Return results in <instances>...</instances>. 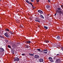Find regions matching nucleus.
Here are the masks:
<instances>
[{"instance_id": "obj_1", "label": "nucleus", "mask_w": 63, "mask_h": 63, "mask_svg": "<svg viewBox=\"0 0 63 63\" xmlns=\"http://www.w3.org/2000/svg\"><path fill=\"white\" fill-rule=\"evenodd\" d=\"M61 59H56V63H61Z\"/></svg>"}, {"instance_id": "obj_2", "label": "nucleus", "mask_w": 63, "mask_h": 63, "mask_svg": "<svg viewBox=\"0 0 63 63\" xmlns=\"http://www.w3.org/2000/svg\"><path fill=\"white\" fill-rule=\"evenodd\" d=\"M57 44L56 43H52L51 44V46H52V47H57Z\"/></svg>"}, {"instance_id": "obj_3", "label": "nucleus", "mask_w": 63, "mask_h": 63, "mask_svg": "<svg viewBox=\"0 0 63 63\" xmlns=\"http://www.w3.org/2000/svg\"><path fill=\"white\" fill-rule=\"evenodd\" d=\"M5 51L4 49L2 48H0V52L1 53V52H3Z\"/></svg>"}, {"instance_id": "obj_4", "label": "nucleus", "mask_w": 63, "mask_h": 63, "mask_svg": "<svg viewBox=\"0 0 63 63\" xmlns=\"http://www.w3.org/2000/svg\"><path fill=\"white\" fill-rule=\"evenodd\" d=\"M19 60V59L18 57H15L14 58V61H18Z\"/></svg>"}, {"instance_id": "obj_5", "label": "nucleus", "mask_w": 63, "mask_h": 63, "mask_svg": "<svg viewBox=\"0 0 63 63\" xmlns=\"http://www.w3.org/2000/svg\"><path fill=\"white\" fill-rule=\"evenodd\" d=\"M4 35L6 37H7V38H9V37H10V36L8 35V32H6V33H5Z\"/></svg>"}, {"instance_id": "obj_6", "label": "nucleus", "mask_w": 63, "mask_h": 63, "mask_svg": "<svg viewBox=\"0 0 63 63\" xmlns=\"http://www.w3.org/2000/svg\"><path fill=\"white\" fill-rule=\"evenodd\" d=\"M48 59L49 60H50V61L51 62H54V61H53V60H52V58L50 57H49L48 58Z\"/></svg>"}, {"instance_id": "obj_7", "label": "nucleus", "mask_w": 63, "mask_h": 63, "mask_svg": "<svg viewBox=\"0 0 63 63\" xmlns=\"http://www.w3.org/2000/svg\"><path fill=\"white\" fill-rule=\"evenodd\" d=\"M56 12H57L59 14H62V12H61V11L60 10H57L56 11Z\"/></svg>"}, {"instance_id": "obj_8", "label": "nucleus", "mask_w": 63, "mask_h": 63, "mask_svg": "<svg viewBox=\"0 0 63 63\" xmlns=\"http://www.w3.org/2000/svg\"><path fill=\"white\" fill-rule=\"evenodd\" d=\"M46 8L48 10H49V9H51V8H50V6L49 5H47L46 6Z\"/></svg>"}, {"instance_id": "obj_9", "label": "nucleus", "mask_w": 63, "mask_h": 63, "mask_svg": "<svg viewBox=\"0 0 63 63\" xmlns=\"http://www.w3.org/2000/svg\"><path fill=\"white\" fill-rule=\"evenodd\" d=\"M34 57L35 58L37 59V58H38L39 57V56L38 55H35L34 56Z\"/></svg>"}, {"instance_id": "obj_10", "label": "nucleus", "mask_w": 63, "mask_h": 63, "mask_svg": "<svg viewBox=\"0 0 63 63\" xmlns=\"http://www.w3.org/2000/svg\"><path fill=\"white\" fill-rule=\"evenodd\" d=\"M39 61L40 62H43L44 61V60L43 59L40 58L39 59Z\"/></svg>"}, {"instance_id": "obj_11", "label": "nucleus", "mask_w": 63, "mask_h": 63, "mask_svg": "<svg viewBox=\"0 0 63 63\" xmlns=\"http://www.w3.org/2000/svg\"><path fill=\"white\" fill-rule=\"evenodd\" d=\"M57 40H58L59 41H60V37L59 36H57Z\"/></svg>"}, {"instance_id": "obj_12", "label": "nucleus", "mask_w": 63, "mask_h": 63, "mask_svg": "<svg viewBox=\"0 0 63 63\" xmlns=\"http://www.w3.org/2000/svg\"><path fill=\"white\" fill-rule=\"evenodd\" d=\"M40 20L39 18H36L35 19V21H38V22H40Z\"/></svg>"}, {"instance_id": "obj_13", "label": "nucleus", "mask_w": 63, "mask_h": 63, "mask_svg": "<svg viewBox=\"0 0 63 63\" xmlns=\"http://www.w3.org/2000/svg\"><path fill=\"white\" fill-rule=\"evenodd\" d=\"M38 13H39L40 14H43V11L40 10H38Z\"/></svg>"}, {"instance_id": "obj_14", "label": "nucleus", "mask_w": 63, "mask_h": 63, "mask_svg": "<svg viewBox=\"0 0 63 63\" xmlns=\"http://www.w3.org/2000/svg\"><path fill=\"white\" fill-rule=\"evenodd\" d=\"M61 45L59 44H57V47H61Z\"/></svg>"}, {"instance_id": "obj_15", "label": "nucleus", "mask_w": 63, "mask_h": 63, "mask_svg": "<svg viewBox=\"0 0 63 63\" xmlns=\"http://www.w3.org/2000/svg\"><path fill=\"white\" fill-rule=\"evenodd\" d=\"M40 16L42 18H43V19H44V17L42 15H40Z\"/></svg>"}, {"instance_id": "obj_16", "label": "nucleus", "mask_w": 63, "mask_h": 63, "mask_svg": "<svg viewBox=\"0 0 63 63\" xmlns=\"http://www.w3.org/2000/svg\"><path fill=\"white\" fill-rule=\"evenodd\" d=\"M26 43L27 44H30V43H31V41H26Z\"/></svg>"}, {"instance_id": "obj_17", "label": "nucleus", "mask_w": 63, "mask_h": 63, "mask_svg": "<svg viewBox=\"0 0 63 63\" xmlns=\"http://www.w3.org/2000/svg\"><path fill=\"white\" fill-rule=\"evenodd\" d=\"M29 4H31V5L32 6V8H34V6H33V4H32V3H31V2H29Z\"/></svg>"}, {"instance_id": "obj_18", "label": "nucleus", "mask_w": 63, "mask_h": 63, "mask_svg": "<svg viewBox=\"0 0 63 63\" xmlns=\"http://www.w3.org/2000/svg\"><path fill=\"white\" fill-rule=\"evenodd\" d=\"M12 54H15V53H14V51L13 50H12Z\"/></svg>"}, {"instance_id": "obj_19", "label": "nucleus", "mask_w": 63, "mask_h": 63, "mask_svg": "<svg viewBox=\"0 0 63 63\" xmlns=\"http://www.w3.org/2000/svg\"><path fill=\"white\" fill-rule=\"evenodd\" d=\"M5 31H9L10 30L8 29H6Z\"/></svg>"}, {"instance_id": "obj_20", "label": "nucleus", "mask_w": 63, "mask_h": 63, "mask_svg": "<svg viewBox=\"0 0 63 63\" xmlns=\"http://www.w3.org/2000/svg\"><path fill=\"white\" fill-rule=\"evenodd\" d=\"M44 42H45V43H48V42H49V41H48L47 40H46L44 41Z\"/></svg>"}, {"instance_id": "obj_21", "label": "nucleus", "mask_w": 63, "mask_h": 63, "mask_svg": "<svg viewBox=\"0 0 63 63\" xmlns=\"http://www.w3.org/2000/svg\"><path fill=\"white\" fill-rule=\"evenodd\" d=\"M29 55H30L31 56H34V55L33 54L29 53Z\"/></svg>"}, {"instance_id": "obj_22", "label": "nucleus", "mask_w": 63, "mask_h": 63, "mask_svg": "<svg viewBox=\"0 0 63 63\" xmlns=\"http://www.w3.org/2000/svg\"><path fill=\"white\" fill-rule=\"evenodd\" d=\"M0 37L2 39H4V37L2 36L1 35H0Z\"/></svg>"}, {"instance_id": "obj_23", "label": "nucleus", "mask_w": 63, "mask_h": 63, "mask_svg": "<svg viewBox=\"0 0 63 63\" xmlns=\"http://www.w3.org/2000/svg\"><path fill=\"white\" fill-rule=\"evenodd\" d=\"M44 27L46 29H47L48 28V27H47V26H44Z\"/></svg>"}, {"instance_id": "obj_24", "label": "nucleus", "mask_w": 63, "mask_h": 63, "mask_svg": "<svg viewBox=\"0 0 63 63\" xmlns=\"http://www.w3.org/2000/svg\"><path fill=\"white\" fill-rule=\"evenodd\" d=\"M26 2H27V3H29H29L30 2H29V1L28 0H26Z\"/></svg>"}, {"instance_id": "obj_25", "label": "nucleus", "mask_w": 63, "mask_h": 63, "mask_svg": "<svg viewBox=\"0 0 63 63\" xmlns=\"http://www.w3.org/2000/svg\"><path fill=\"white\" fill-rule=\"evenodd\" d=\"M37 50H38V51H42L41 50V49H37Z\"/></svg>"}, {"instance_id": "obj_26", "label": "nucleus", "mask_w": 63, "mask_h": 63, "mask_svg": "<svg viewBox=\"0 0 63 63\" xmlns=\"http://www.w3.org/2000/svg\"><path fill=\"white\" fill-rule=\"evenodd\" d=\"M8 47L9 48H11V46H10V45H8Z\"/></svg>"}, {"instance_id": "obj_27", "label": "nucleus", "mask_w": 63, "mask_h": 63, "mask_svg": "<svg viewBox=\"0 0 63 63\" xmlns=\"http://www.w3.org/2000/svg\"><path fill=\"white\" fill-rule=\"evenodd\" d=\"M57 9L58 10H61V8H57Z\"/></svg>"}, {"instance_id": "obj_28", "label": "nucleus", "mask_w": 63, "mask_h": 63, "mask_svg": "<svg viewBox=\"0 0 63 63\" xmlns=\"http://www.w3.org/2000/svg\"><path fill=\"white\" fill-rule=\"evenodd\" d=\"M60 55V54L59 53V54H56V56H59Z\"/></svg>"}, {"instance_id": "obj_29", "label": "nucleus", "mask_w": 63, "mask_h": 63, "mask_svg": "<svg viewBox=\"0 0 63 63\" xmlns=\"http://www.w3.org/2000/svg\"><path fill=\"white\" fill-rule=\"evenodd\" d=\"M25 47H26V48H28V47H28V46H27V45H26L25 46Z\"/></svg>"}, {"instance_id": "obj_30", "label": "nucleus", "mask_w": 63, "mask_h": 63, "mask_svg": "<svg viewBox=\"0 0 63 63\" xmlns=\"http://www.w3.org/2000/svg\"><path fill=\"white\" fill-rule=\"evenodd\" d=\"M47 51V50H44L43 51Z\"/></svg>"}, {"instance_id": "obj_31", "label": "nucleus", "mask_w": 63, "mask_h": 63, "mask_svg": "<svg viewBox=\"0 0 63 63\" xmlns=\"http://www.w3.org/2000/svg\"><path fill=\"white\" fill-rule=\"evenodd\" d=\"M39 0H36V1L37 2V3H38L39 2Z\"/></svg>"}, {"instance_id": "obj_32", "label": "nucleus", "mask_w": 63, "mask_h": 63, "mask_svg": "<svg viewBox=\"0 0 63 63\" xmlns=\"http://www.w3.org/2000/svg\"><path fill=\"white\" fill-rule=\"evenodd\" d=\"M10 33L11 34H13V32H10Z\"/></svg>"}, {"instance_id": "obj_33", "label": "nucleus", "mask_w": 63, "mask_h": 63, "mask_svg": "<svg viewBox=\"0 0 63 63\" xmlns=\"http://www.w3.org/2000/svg\"><path fill=\"white\" fill-rule=\"evenodd\" d=\"M20 27H22V25H21L20 26Z\"/></svg>"}, {"instance_id": "obj_34", "label": "nucleus", "mask_w": 63, "mask_h": 63, "mask_svg": "<svg viewBox=\"0 0 63 63\" xmlns=\"http://www.w3.org/2000/svg\"><path fill=\"white\" fill-rule=\"evenodd\" d=\"M20 27H22V25H21L20 26Z\"/></svg>"}, {"instance_id": "obj_35", "label": "nucleus", "mask_w": 63, "mask_h": 63, "mask_svg": "<svg viewBox=\"0 0 63 63\" xmlns=\"http://www.w3.org/2000/svg\"><path fill=\"white\" fill-rule=\"evenodd\" d=\"M22 56H23V55H25V54H22Z\"/></svg>"}, {"instance_id": "obj_36", "label": "nucleus", "mask_w": 63, "mask_h": 63, "mask_svg": "<svg viewBox=\"0 0 63 63\" xmlns=\"http://www.w3.org/2000/svg\"><path fill=\"white\" fill-rule=\"evenodd\" d=\"M62 50L63 51V47H62Z\"/></svg>"}, {"instance_id": "obj_37", "label": "nucleus", "mask_w": 63, "mask_h": 63, "mask_svg": "<svg viewBox=\"0 0 63 63\" xmlns=\"http://www.w3.org/2000/svg\"><path fill=\"white\" fill-rule=\"evenodd\" d=\"M31 2H34V0H31Z\"/></svg>"}, {"instance_id": "obj_38", "label": "nucleus", "mask_w": 63, "mask_h": 63, "mask_svg": "<svg viewBox=\"0 0 63 63\" xmlns=\"http://www.w3.org/2000/svg\"><path fill=\"white\" fill-rule=\"evenodd\" d=\"M48 2H49V3H50V0H48Z\"/></svg>"}, {"instance_id": "obj_39", "label": "nucleus", "mask_w": 63, "mask_h": 63, "mask_svg": "<svg viewBox=\"0 0 63 63\" xmlns=\"http://www.w3.org/2000/svg\"><path fill=\"white\" fill-rule=\"evenodd\" d=\"M47 52H45V53L46 54L47 53Z\"/></svg>"}, {"instance_id": "obj_40", "label": "nucleus", "mask_w": 63, "mask_h": 63, "mask_svg": "<svg viewBox=\"0 0 63 63\" xmlns=\"http://www.w3.org/2000/svg\"><path fill=\"white\" fill-rule=\"evenodd\" d=\"M0 58H2L1 57H0ZM1 62V60L0 59V62Z\"/></svg>"}, {"instance_id": "obj_41", "label": "nucleus", "mask_w": 63, "mask_h": 63, "mask_svg": "<svg viewBox=\"0 0 63 63\" xmlns=\"http://www.w3.org/2000/svg\"><path fill=\"white\" fill-rule=\"evenodd\" d=\"M61 7L62 8V7H63V5H62L61 6Z\"/></svg>"}, {"instance_id": "obj_42", "label": "nucleus", "mask_w": 63, "mask_h": 63, "mask_svg": "<svg viewBox=\"0 0 63 63\" xmlns=\"http://www.w3.org/2000/svg\"><path fill=\"white\" fill-rule=\"evenodd\" d=\"M43 53H45V52H43Z\"/></svg>"}, {"instance_id": "obj_43", "label": "nucleus", "mask_w": 63, "mask_h": 63, "mask_svg": "<svg viewBox=\"0 0 63 63\" xmlns=\"http://www.w3.org/2000/svg\"><path fill=\"white\" fill-rule=\"evenodd\" d=\"M56 13L55 14V16H56Z\"/></svg>"}, {"instance_id": "obj_44", "label": "nucleus", "mask_w": 63, "mask_h": 63, "mask_svg": "<svg viewBox=\"0 0 63 63\" xmlns=\"http://www.w3.org/2000/svg\"><path fill=\"white\" fill-rule=\"evenodd\" d=\"M2 58H0V59L1 60V59H2Z\"/></svg>"}, {"instance_id": "obj_45", "label": "nucleus", "mask_w": 63, "mask_h": 63, "mask_svg": "<svg viewBox=\"0 0 63 63\" xmlns=\"http://www.w3.org/2000/svg\"><path fill=\"white\" fill-rule=\"evenodd\" d=\"M38 27H40V26H38Z\"/></svg>"}, {"instance_id": "obj_46", "label": "nucleus", "mask_w": 63, "mask_h": 63, "mask_svg": "<svg viewBox=\"0 0 63 63\" xmlns=\"http://www.w3.org/2000/svg\"><path fill=\"white\" fill-rule=\"evenodd\" d=\"M33 8H35V7H33Z\"/></svg>"}, {"instance_id": "obj_47", "label": "nucleus", "mask_w": 63, "mask_h": 63, "mask_svg": "<svg viewBox=\"0 0 63 63\" xmlns=\"http://www.w3.org/2000/svg\"><path fill=\"white\" fill-rule=\"evenodd\" d=\"M7 42H8V41L7 40Z\"/></svg>"}, {"instance_id": "obj_48", "label": "nucleus", "mask_w": 63, "mask_h": 63, "mask_svg": "<svg viewBox=\"0 0 63 63\" xmlns=\"http://www.w3.org/2000/svg\"><path fill=\"white\" fill-rule=\"evenodd\" d=\"M63 37V36H62Z\"/></svg>"}, {"instance_id": "obj_49", "label": "nucleus", "mask_w": 63, "mask_h": 63, "mask_svg": "<svg viewBox=\"0 0 63 63\" xmlns=\"http://www.w3.org/2000/svg\"><path fill=\"white\" fill-rule=\"evenodd\" d=\"M1 1V0H0V1Z\"/></svg>"}, {"instance_id": "obj_50", "label": "nucleus", "mask_w": 63, "mask_h": 63, "mask_svg": "<svg viewBox=\"0 0 63 63\" xmlns=\"http://www.w3.org/2000/svg\"><path fill=\"white\" fill-rule=\"evenodd\" d=\"M62 4H63V3H62Z\"/></svg>"}, {"instance_id": "obj_51", "label": "nucleus", "mask_w": 63, "mask_h": 63, "mask_svg": "<svg viewBox=\"0 0 63 63\" xmlns=\"http://www.w3.org/2000/svg\"><path fill=\"white\" fill-rule=\"evenodd\" d=\"M58 54H59V53H58Z\"/></svg>"}]
</instances>
